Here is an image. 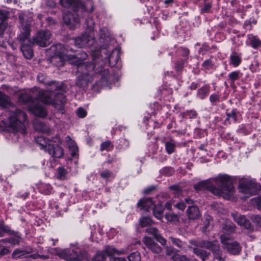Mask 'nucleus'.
<instances>
[{
    "label": "nucleus",
    "instance_id": "f257e3e1",
    "mask_svg": "<svg viewBox=\"0 0 261 261\" xmlns=\"http://www.w3.org/2000/svg\"><path fill=\"white\" fill-rule=\"evenodd\" d=\"M55 86L44 90L39 88L34 87L29 93L21 94L19 100L24 103H29V110L34 115L44 118L47 115L44 107L38 102L41 101L45 105H54L55 99L53 96L55 93Z\"/></svg>",
    "mask_w": 261,
    "mask_h": 261
},
{
    "label": "nucleus",
    "instance_id": "f03ea898",
    "mask_svg": "<svg viewBox=\"0 0 261 261\" xmlns=\"http://www.w3.org/2000/svg\"><path fill=\"white\" fill-rule=\"evenodd\" d=\"M196 190L207 189L214 195L228 199L234 192L232 180L226 174H219L213 179L200 181L194 186Z\"/></svg>",
    "mask_w": 261,
    "mask_h": 261
},
{
    "label": "nucleus",
    "instance_id": "7ed1b4c3",
    "mask_svg": "<svg viewBox=\"0 0 261 261\" xmlns=\"http://www.w3.org/2000/svg\"><path fill=\"white\" fill-rule=\"evenodd\" d=\"M76 69L78 75L76 84L81 87H84L88 83L92 82L93 74L100 76L103 82H107L110 76L109 70L105 69L102 65L93 63L82 64L79 65Z\"/></svg>",
    "mask_w": 261,
    "mask_h": 261
},
{
    "label": "nucleus",
    "instance_id": "20e7f679",
    "mask_svg": "<svg viewBox=\"0 0 261 261\" xmlns=\"http://www.w3.org/2000/svg\"><path fill=\"white\" fill-rule=\"evenodd\" d=\"M18 19L21 24L20 33L17 37V39L20 44V46L27 44H33V39L31 40V27L32 20L27 19L26 15L23 13H20L18 15Z\"/></svg>",
    "mask_w": 261,
    "mask_h": 261
},
{
    "label": "nucleus",
    "instance_id": "39448f33",
    "mask_svg": "<svg viewBox=\"0 0 261 261\" xmlns=\"http://www.w3.org/2000/svg\"><path fill=\"white\" fill-rule=\"evenodd\" d=\"M27 118V115L19 109H16L12 112L9 117L8 127L14 133H25V127L22 121H24Z\"/></svg>",
    "mask_w": 261,
    "mask_h": 261
},
{
    "label": "nucleus",
    "instance_id": "423d86ee",
    "mask_svg": "<svg viewBox=\"0 0 261 261\" xmlns=\"http://www.w3.org/2000/svg\"><path fill=\"white\" fill-rule=\"evenodd\" d=\"M37 143L40 146L41 149H45L52 156L57 158H62L64 150L62 147L58 145H53L43 136H38L36 139Z\"/></svg>",
    "mask_w": 261,
    "mask_h": 261
},
{
    "label": "nucleus",
    "instance_id": "0eeeda50",
    "mask_svg": "<svg viewBox=\"0 0 261 261\" xmlns=\"http://www.w3.org/2000/svg\"><path fill=\"white\" fill-rule=\"evenodd\" d=\"M50 49L55 54L51 58V61L58 67L63 66L65 62L71 60L70 55H67L63 52L64 48L62 44H57L51 46Z\"/></svg>",
    "mask_w": 261,
    "mask_h": 261
},
{
    "label": "nucleus",
    "instance_id": "6e6552de",
    "mask_svg": "<svg viewBox=\"0 0 261 261\" xmlns=\"http://www.w3.org/2000/svg\"><path fill=\"white\" fill-rule=\"evenodd\" d=\"M259 186L252 180H245L239 185V192L245 195L242 199H246L257 193Z\"/></svg>",
    "mask_w": 261,
    "mask_h": 261
},
{
    "label": "nucleus",
    "instance_id": "1a4fd4ad",
    "mask_svg": "<svg viewBox=\"0 0 261 261\" xmlns=\"http://www.w3.org/2000/svg\"><path fill=\"white\" fill-rule=\"evenodd\" d=\"M221 241L224 247L232 254H238L241 250V247L237 242L231 239L229 236L222 234L220 237Z\"/></svg>",
    "mask_w": 261,
    "mask_h": 261
},
{
    "label": "nucleus",
    "instance_id": "9d476101",
    "mask_svg": "<svg viewBox=\"0 0 261 261\" xmlns=\"http://www.w3.org/2000/svg\"><path fill=\"white\" fill-rule=\"evenodd\" d=\"M196 245L212 250L215 259L219 261H224L225 258L222 256V252L220 250L219 247L215 242L202 240L197 242Z\"/></svg>",
    "mask_w": 261,
    "mask_h": 261
},
{
    "label": "nucleus",
    "instance_id": "9b49d317",
    "mask_svg": "<svg viewBox=\"0 0 261 261\" xmlns=\"http://www.w3.org/2000/svg\"><path fill=\"white\" fill-rule=\"evenodd\" d=\"M51 34L48 30L38 31L33 37V44H36L41 47H46L50 44V39Z\"/></svg>",
    "mask_w": 261,
    "mask_h": 261
},
{
    "label": "nucleus",
    "instance_id": "f8f14e48",
    "mask_svg": "<svg viewBox=\"0 0 261 261\" xmlns=\"http://www.w3.org/2000/svg\"><path fill=\"white\" fill-rule=\"evenodd\" d=\"M80 250L75 247H72L69 249H64L58 253L60 258L66 260L74 261L81 258Z\"/></svg>",
    "mask_w": 261,
    "mask_h": 261
},
{
    "label": "nucleus",
    "instance_id": "ddd939ff",
    "mask_svg": "<svg viewBox=\"0 0 261 261\" xmlns=\"http://www.w3.org/2000/svg\"><path fill=\"white\" fill-rule=\"evenodd\" d=\"M63 21L70 29H74L80 26V18L78 16L71 13H67L63 16Z\"/></svg>",
    "mask_w": 261,
    "mask_h": 261
},
{
    "label": "nucleus",
    "instance_id": "4468645a",
    "mask_svg": "<svg viewBox=\"0 0 261 261\" xmlns=\"http://www.w3.org/2000/svg\"><path fill=\"white\" fill-rule=\"evenodd\" d=\"M9 12L6 10L0 9V37H3L8 27V20Z\"/></svg>",
    "mask_w": 261,
    "mask_h": 261
},
{
    "label": "nucleus",
    "instance_id": "2eb2a0df",
    "mask_svg": "<svg viewBox=\"0 0 261 261\" xmlns=\"http://www.w3.org/2000/svg\"><path fill=\"white\" fill-rule=\"evenodd\" d=\"M63 85L62 84V86L59 89H56L57 88L55 87L54 99H55V103L53 106L56 108H58L57 106L59 105V108H61L66 102L65 96L63 92Z\"/></svg>",
    "mask_w": 261,
    "mask_h": 261
},
{
    "label": "nucleus",
    "instance_id": "dca6fc26",
    "mask_svg": "<svg viewBox=\"0 0 261 261\" xmlns=\"http://www.w3.org/2000/svg\"><path fill=\"white\" fill-rule=\"evenodd\" d=\"M234 221L239 225L243 226L245 228L249 229L251 227V223L245 216L241 215L237 213H231Z\"/></svg>",
    "mask_w": 261,
    "mask_h": 261
},
{
    "label": "nucleus",
    "instance_id": "f3484780",
    "mask_svg": "<svg viewBox=\"0 0 261 261\" xmlns=\"http://www.w3.org/2000/svg\"><path fill=\"white\" fill-rule=\"evenodd\" d=\"M143 242L149 249L154 253L158 254L162 251L161 247L150 237H144L143 239Z\"/></svg>",
    "mask_w": 261,
    "mask_h": 261
},
{
    "label": "nucleus",
    "instance_id": "a211bd4d",
    "mask_svg": "<svg viewBox=\"0 0 261 261\" xmlns=\"http://www.w3.org/2000/svg\"><path fill=\"white\" fill-rule=\"evenodd\" d=\"M71 57V63L75 64L77 67L79 65L82 64H87L88 63H91V62L83 63L84 60H86L88 56L87 54L84 51H81L76 56L70 55Z\"/></svg>",
    "mask_w": 261,
    "mask_h": 261
},
{
    "label": "nucleus",
    "instance_id": "6ab92c4d",
    "mask_svg": "<svg viewBox=\"0 0 261 261\" xmlns=\"http://www.w3.org/2000/svg\"><path fill=\"white\" fill-rule=\"evenodd\" d=\"M186 215L189 220H196L200 217V212L197 206L195 205H189Z\"/></svg>",
    "mask_w": 261,
    "mask_h": 261
},
{
    "label": "nucleus",
    "instance_id": "aec40b11",
    "mask_svg": "<svg viewBox=\"0 0 261 261\" xmlns=\"http://www.w3.org/2000/svg\"><path fill=\"white\" fill-rule=\"evenodd\" d=\"M90 35L87 33H83L81 36L74 39V44L79 47H83L90 41Z\"/></svg>",
    "mask_w": 261,
    "mask_h": 261
},
{
    "label": "nucleus",
    "instance_id": "412c9836",
    "mask_svg": "<svg viewBox=\"0 0 261 261\" xmlns=\"http://www.w3.org/2000/svg\"><path fill=\"white\" fill-rule=\"evenodd\" d=\"M146 232L153 236L156 241L159 242L162 245L166 244V240L160 233L158 229L155 227H149L146 229Z\"/></svg>",
    "mask_w": 261,
    "mask_h": 261
},
{
    "label": "nucleus",
    "instance_id": "4be33fe9",
    "mask_svg": "<svg viewBox=\"0 0 261 261\" xmlns=\"http://www.w3.org/2000/svg\"><path fill=\"white\" fill-rule=\"evenodd\" d=\"M102 252H103L105 255H107L108 256H110V258L115 257L114 255L115 254L119 255L126 253V251L124 249L118 250L115 248L110 246H107Z\"/></svg>",
    "mask_w": 261,
    "mask_h": 261
},
{
    "label": "nucleus",
    "instance_id": "5701e85b",
    "mask_svg": "<svg viewBox=\"0 0 261 261\" xmlns=\"http://www.w3.org/2000/svg\"><path fill=\"white\" fill-rule=\"evenodd\" d=\"M37 80L40 83H43L47 85L50 87L55 86L56 87V89H59L62 86V83L57 82L55 81H51L50 82H46L45 78L46 76L43 73H39L37 76Z\"/></svg>",
    "mask_w": 261,
    "mask_h": 261
},
{
    "label": "nucleus",
    "instance_id": "b1692460",
    "mask_svg": "<svg viewBox=\"0 0 261 261\" xmlns=\"http://www.w3.org/2000/svg\"><path fill=\"white\" fill-rule=\"evenodd\" d=\"M235 225L231 221L226 220L224 223L222 224V228L224 231V233L228 236V234L232 233L235 229Z\"/></svg>",
    "mask_w": 261,
    "mask_h": 261
},
{
    "label": "nucleus",
    "instance_id": "393cba45",
    "mask_svg": "<svg viewBox=\"0 0 261 261\" xmlns=\"http://www.w3.org/2000/svg\"><path fill=\"white\" fill-rule=\"evenodd\" d=\"M153 204L151 198H143L140 199L137 203L138 206L140 207L141 209L146 211H148Z\"/></svg>",
    "mask_w": 261,
    "mask_h": 261
},
{
    "label": "nucleus",
    "instance_id": "a878e982",
    "mask_svg": "<svg viewBox=\"0 0 261 261\" xmlns=\"http://www.w3.org/2000/svg\"><path fill=\"white\" fill-rule=\"evenodd\" d=\"M210 91V86L209 85H204L203 86L198 89L197 92V96L201 99H204L207 96Z\"/></svg>",
    "mask_w": 261,
    "mask_h": 261
},
{
    "label": "nucleus",
    "instance_id": "bb28decb",
    "mask_svg": "<svg viewBox=\"0 0 261 261\" xmlns=\"http://www.w3.org/2000/svg\"><path fill=\"white\" fill-rule=\"evenodd\" d=\"M33 45V44H27L20 46L21 50L24 57L28 59L32 58L33 56V51L32 48Z\"/></svg>",
    "mask_w": 261,
    "mask_h": 261
},
{
    "label": "nucleus",
    "instance_id": "cd10ccee",
    "mask_svg": "<svg viewBox=\"0 0 261 261\" xmlns=\"http://www.w3.org/2000/svg\"><path fill=\"white\" fill-rule=\"evenodd\" d=\"M32 252V248H28L26 249H16L13 251L12 253V257L14 258H19L22 256L31 253Z\"/></svg>",
    "mask_w": 261,
    "mask_h": 261
},
{
    "label": "nucleus",
    "instance_id": "c85d7f7f",
    "mask_svg": "<svg viewBox=\"0 0 261 261\" xmlns=\"http://www.w3.org/2000/svg\"><path fill=\"white\" fill-rule=\"evenodd\" d=\"M193 251L196 255L200 257L203 261H204L208 258L210 255V253L198 248H193Z\"/></svg>",
    "mask_w": 261,
    "mask_h": 261
},
{
    "label": "nucleus",
    "instance_id": "c756f323",
    "mask_svg": "<svg viewBox=\"0 0 261 261\" xmlns=\"http://www.w3.org/2000/svg\"><path fill=\"white\" fill-rule=\"evenodd\" d=\"M67 139H68L69 141H68V145L70 150L71 151V155L72 156H75L77 152H78V147L76 144V143L71 140L70 137L68 136Z\"/></svg>",
    "mask_w": 261,
    "mask_h": 261
},
{
    "label": "nucleus",
    "instance_id": "7c9ffc66",
    "mask_svg": "<svg viewBox=\"0 0 261 261\" xmlns=\"http://www.w3.org/2000/svg\"><path fill=\"white\" fill-rule=\"evenodd\" d=\"M169 240L171 241L172 244L180 249H184L186 248V244L184 242L181 241L179 239L175 238L173 237H170L169 238Z\"/></svg>",
    "mask_w": 261,
    "mask_h": 261
},
{
    "label": "nucleus",
    "instance_id": "2f4dec72",
    "mask_svg": "<svg viewBox=\"0 0 261 261\" xmlns=\"http://www.w3.org/2000/svg\"><path fill=\"white\" fill-rule=\"evenodd\" d=\"M249 39L250 45L253 48L256 49L261 45V41L256 37L253 35H249Z\"/></svg>",
    "mask_w": 261,
    "mask_h": 261
},
{
    "label": "nucleus",
    "instance_id": "473e14b6",
    "mask_svg": "<svg viewBox=\"0 0 261 261\" xmlns=\"http://www.w3.org/2000/svg\"><path fill=\"white\" fill-rule=\"evenodd\" d=\"M9 97L4 93L0 92V106L3 108L9 105Z\"/></svg>",
    "mask_w": 261,
    "mask_h": 261
},
{
    "label": "nucleus",
    "instance_id": "72a5a7b5",
    "mask_svg": "<svg viewBox=\"0 0 261 261\" xmlns=\"http://www.w3.org/2000/svg\"><path fill=\"white\" fill-rule=\"evenodd\" d=\"M153 215L158 219L161 220L163 218V208L160 206L156 205L153 210Z\"/></svg>",
    "mask_w": 261,
    "mask_h": 261
},
{
    "label": "nucleus",
    "instance_id": "f704fd0d",
    "mask_svg": "<svg viewBox=\"0 0 261 261\" xmlns=\"http://www.w3.org/2000/svg\"><path fill=\"white\" fill-rule=\"evenodd\" d=\"M165 218L167 222L175 223L179 221V218L178 216L172 213H169L165 215Z\"/></svg>",
    "mask_w": 261,
    "mask_h": 261
},
{
    "label": "nucleus",
    "instance_id": "c9c22d12",
    "mask_svg": "<svg viewBox=\"0 0 261 261\" xmlns=\"http://www.w3.org/2000/svg\"><path fill=\"white\" fill-rule=\"evenodd\" d=\"M230 59L231 63L234 67H238L241 62V58L236 54L231 55Z\"/></svg>",
    "mask_w": 261,
    "mask_h": 261
},
{
    "label": "nucleus",
    "instance_id": "e433bc0d",
    "mask_svg": "<svg viewBox=\"0 0 261 261\" xmlns=\"http://www.w3.org/2000/svg\"><path fill=\"white\" fill-rule=\"evenodd\" d=\"M113 149V145L110 141L103 142L100 145V150L101 151L103 150L110 151Z\"/></svg>",
    "mask_w": 261,
    "mask_h": 261
},
{
    "label": "nucleus",
    "instance_id": "4c0bfd02",
    "mask_svg": "<svg viewBox=\"0 0 261 261\" xmlns=\"http://www.w3.org/2000/svg\"><path fill=\"white\" fill-rule=\"evenodd\" d=\"M212 6V3L210 0L204 1L203 2V7L201 8V13H208L210 12Z\"/></svg>",
    "mask_w": 261,
    "mask_h": 261
},
{
    "label": "nucleus",
    "instance_id": "58836bf2",
    "mask_svg": "<svg viewBox=\"0 0 261 261\" xmlns=\"http://www.w3.org/2000/svg\"><path fill=\"white\" fill-rule=\"evenodd\" d=\"M6 239L0 240V256L7 254L9 252L7 247L3 245V244L6 243Z\"/></svg>",
    "mask_w": 261,
    "mask_h": 261
},
{
    "label": "nucleus",
    "instance_id": "ea45409f",
    "mask_svg": "<svg viewBox=\"0 0 261 261\" xmlns=\"http://www.w3.org/2000/svg\"><path fill=\"white\" fill-rule=\"evenodd\" d=\"M175 147V142L171 141L166 142L165 149L168 154H171L174 151Z\"/></svg>",
    "mask_w": 261,
    "mask_h": 261
},
{
    "label": "nucleus",
    "instance_id": "a19ab883",
    "mask_svg": "<svg viewBox=\"0 0 261 261\" xmlns=\"http://www.w3.org/2000/svg\"><path fill=\"white\" fill-rule=\"evenodd\" d=\"M140 224L142 227L151 225L152 224V221L148 217H142L140 219Z\"/></svg>",
    "mask_w": 261,
    "mask_h": 261
},
{
    "label": "nucleus",
    "instance_id": "79ce46f5",
    "mask_svg": "<svg viewBox=\"0 0 261 261\" xmlns=\"http://www.w3.org/2000/svg\"><path fill=\"white\" fill-rule=\"evenodd\" d=\"M259 195L252 199V203L258 210H261V190H259Z\"/></svg>",
    "mask_w": 261,
    "mask_h": 261
},
{
    "label": "nucleus",
    "instance_id": "37998d69",
    "mask_svg": "<svg viewBox=\"0 0 261 261\" xmlns=\"http://www.w3.org/2000/svg\"><path fill=\"white\" fill-rule=\"evenodd\" d=\"M67 173V170L63 167H59L58 169L57 178L62 180L65 179L66 178Z\"/></svg>",
    "mask_w": 261,
    "mask_h": 261
},
{
    "label": "nucleus",
    "instance_id": "c03bdc74",
    "mask_svg": "<svg viewBox=\"0 0 261 261\" xmlns=\"http://www.w3.org/2000/svg\"><path fill=\"white\" fill-rule=\"evenodd\" d=\"M34 126L35 129L39 132H44L46 129V126L44 123L37 120L34 122Z\"/></svg>",
    "mask_w": 261,
    "mask_h": 261
},
{
    "label": "nucleus",
    "instance_id": "a18cd8bd",
    "mask_svg": "<svg viewBox=\"0 0 261 261\" xmlns=\"http://www.w3.org/2000/svg\"><path fill=\"white\" fill-rule=\"evenodd\" d=\"M119 59V57L118 54L115 50H113L111 54L108 57V60L110 63H113V61L116 63L118 62Z\"/></svg>",
    "mask_w": 261,
    "mask_h": 261
},
{
    "label": "nucleus",
    "instance_id": "49530a36",
    "mask_svg": "<svg viewBox=\"0 0 261 261\" xmlns=\"http://www.w3.org/2000/svg\"><path fill=\"white\" fill-rule=\"evenodd\" d=\"M172 258L173 261H190V259H189L186 255H180L177 253H175L172 256Z\"/></svg>",
    "mask_w": 261,
    "mask_h": 261
},
{
    "label": "nucleus",
    "instance_id": "de8ad7c7",
    "mask_svg": "<svg viewBox=\"0 0 261 261\" xmlns=\"http://www.w3.org/2000/svg\"><path fill=\"white\" fill-rule=\"evenodd\" d=\"M6 240V243H9L13 245H19L20 242L21 237L19 235H16L14 237L10 238L9 239Z\"/></svg>",
    "mask_w": 261,
    "mask_h": 261
},
{
    "label": "nucleus",
    "instance_id": "09e8293b",
    "mask_svg": "<svg viewBox=\"0 0 261 261\" xmlns=\"http://www.w3.org/2000/svg\"><path fill=\"white\" fill-rule=\"evenodd\" d=\"M128 259L129 261H141V256L139 252L138 251L132 253L128 256Z\"/></svg>",
    "mask_w": 261,
    "mask_h": 261
},
{
    "label": "nucleus",
    "instance_id": "8fccbe9b",
    "mask_svg": "<svg viewBox=\"0 0 261 261\" xmlns=\"http://www.w3.org/2000/svg\"><path fill=\"white\" fill-rule=\"evenodd\" d=\"M241 76V73L240 71H235L230 72L228 74V78L232 81V82H234L237 80H238Z\"/></svg>",
    "mask_w": 261,
    "mask_h": 261
},
{
    "label": "nucleus",
    "instance_id": "3c124183",
    "mask_svg": "<svg viewBox=\"0 0 261 261\" xmlns=\"http://www.w3.org/2000/svg\"><path fill=\"white\" fill-rule=\"evenodd\" d=\"M113 173L109 170H105L100 172V177L106 180H108L110 178L113 176Z\"/></svg>",
    "mask_w": 261,
    "mask_h": 261
},
{
    "label": "nucleus",
    "instance_id": "603ef678",
    "mask_svg": "<svg viewBox=\"0 0 261 261\" xmlns=\"http://www.w3.org/2000/svg\"><path fill=\"white\" fill-rule=\"evenodd\" d=\"M106 259V256L102 251L98 252L93 259V261H105Z\"/></svg>",
    "mask_w": 261,
    "mask_h": 261
},
{
    "label": "nucleus",
    "instance_id": "864d4df0",
    "mask_svg": "<svg viewBox=\"0 0 261 261\" xmlns=\"http://www.w3.org/2000/svg\"><path fill=\"white\" fill-rule=\"evenodd\" d=\"M251 219L256 225L261 227V216L258 215H252Z\"/></svg>",
    "mask_w": 261,
    "mask_h": 261
},
{
    "label": "nucleus",
    "instance_id": "5fc2aeb1",
    "mask_svg": "<svg viewBox=\"0 0 261 261\" xmlns=\"http://www.w3.org/2000/svg\"><path fill=\"white\" fill-rule=\"evenodd\" d=\"M237 113L236 109H233L230 112L227 113L226 114V120H228L230 118H232L234 121H236L237 120Z\"/></svg>",
    "mask_w": 261,
    "mask_h": 261
},
{
    "label": "nucleus",
    "instance_id": "6e6d98bb",
    "mask_svg": "<svg viewBox=\"0 0 261 261\" xmlns=\"http://www.w3.org/2000/svg\"><path fill=\"white\" fill-rule=\"evenodd\" d=\"M9 231L10 228L9 226L0 223V237H3L4 233L8 232Z\"/></svg>",
    "mask_w": 261,
    "mask_h": 261
},
{
    "label": "nucleus",
    "instance_id": "4d7b16f0",
    "mask_svg": "<svg viewBox=\"0 0 261 261\" xmlns=\"http://www.w3.org/2000/svg\"><path fill=\"white\" fill-rule=\"evenodd\" d=\"M30 257L34 259H37V258H41L42 259H47L49 258V255H40L38 253H34L33 254H31L29 256Z\"/></svg>",
    "mask_w": 261,
    "mask_h": 261
},
{
    "label": "nucleus",
    "instance_id": "13d9d810",
    "mask_svg": "<svg viewBox=\"0 0 261 261\" xmlns=\"http://www.w3.org/2000/svg\"><path fill=\"white\" fill-rule=\"evenodd\" d=\"M210 101L212 103L220 101V96L217 94H212L210 96Z\"/></svg>",
    "mask_w": 261,
    "mask_h": 261
},
{
    "label": "nucleus",
    "instance_id": "bf43d9fd",
    "mask_svg": "<svg viewBox=\"0 0 261 261\" xmlns=\"http://www.w3.org/2000/svg\"><path fill=\"white\" fill-rule=\"evenodd\" d=\"M83 9L88 12H92L93 10V3L91 1H89L86 4V5H84Z\"/></svg>",
    "mask_w": 261,
    "mask_h": 261
},
{
    "label": "nucleus",
    "instance_id": "052dcab7",
    "mask_svg": "<svg viewBox=\"0 0 261 261\" xmlns=\"http://www.w3.org/2000/svg\"><path fill=\"white\" fill-rule=\"evenodd\" d=\"M73 0H60L61 5L65 8H68L72 5Z\"/></svg>",
    "mask_w": 261,
    "mask_h": 261
},
{
    "label": "nucleus",
    "instance_id": "680f3d73",
    "mask_svg": "<svg viewBox=\"0 0 261 261\" xmlns=\"http://www.w3.org/2000/svg\"><path fill=\"white\" fill-rule=\"evenodd\" d=\"M76 114L79 117L84 118L87 115V112L82 108L77 109Z\"/></svg>",
    "mask_w": 261,
    "mask_h": 261
},
{
    "label": "nucleus",
    "instance_id": "e2e57ef3",
    "mask_svg": "<svg viewBox=\"0 0 261 261\" xmlns=\"http://www.w3.org/2000/svg\"><path fill=\"white\" fill-rule=\"evenodd\" d=\"M185 65V61L180 60L175 63V69L177 71H180L182 69Z\"/></svg>",
    "mask_w": 261,
    "mask_h": 261
},
{
    "label": "nucleus",
    "instance_id": "0e129e2a",
    "mask_svg": "<svg viewBox=\"0 0 261 261\" xmlns=\"http://www.w3.org/2000/svg\"><path fill=\"white\" fill-rule=\"evenodd\" d=\"M212 62L211 60L209 59L205 60L202 63V66L206 69H210L211 67H212Z\"/></svg>",
    "mask_w": 261,
    "mask_h": 261
},
{
    "label": "nucleus",
    "instance_id": "69168bd1",
    "mask_svg": "<svg viewBox=\"0 0 261 261\" xmlns=\"http://www.w3.org/2000/svg\"><path fill=\"white\" fill-rule=\"evenodd\" d=\"M210 47L206 43L202 44L201 47L199 50V53L200 54L202 52H205L210 49Z\"/></svg>",
    "mask_w": 261,
    "mask_h": 261
},
{
    "label": "nucleus",
    "instance_id": "338daca9",
    "mask_svg": "<svg viewBox=\"0 0 261 261\" xmlns=\"http://www.w3.org/2000/svg\"><path fill=\"white\" fill-rule=\"evenodd\" d=\"M174 206L181 211L184 210L186 208V205L183 202L177 203L174 205Z\"/></svg>",
    "mask_w": 261,
    "mask_h": 261
},
{
    "label": "nucleus",
    "instance_id": "774afa93",
    "mask_svg": "<svg viewBox=\"0 0 261 261\" xmlns=\"http://www.w3.org/2000/svg\"><path fill=\"white\" fill-rule=\"evenodd\" d=\"M110 261H127L125 258L112 257L110 259Z\"/></svg>",
    "mask_w": 261,
    "mask_h": 261
}]
</instances>
